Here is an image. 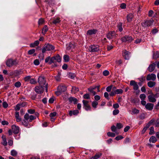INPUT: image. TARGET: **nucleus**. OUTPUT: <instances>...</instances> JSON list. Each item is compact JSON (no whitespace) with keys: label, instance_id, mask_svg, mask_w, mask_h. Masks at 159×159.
<instances>
[{"label":"nucleus","instance_id":"nucleus-1","mask_svg":"<svg viewBox=\"0 0 159 159\" xmlns=\"http://www.w3.org/2000/svg\"><path fill=\"white\" fill-rule=\"evenodd\" d=\"M38 82L39 85L44 86L45 88L46 92H48V84L46 83V80L43 76H41L38 79Z\"/></svg>","mask_w":159,"mask_h":159},{"label":"nucleus","instance_id":"nucleus-2","mask_svg":"<svg viewBox=\"0 0 159 159\" xmlns=\"http://www.w3.org/2000/svg\"><path fill=\"white\" fill-rule=\"evenodd\" d=\"M54 48V47L52 44H45L42 49V52L44 53L46 51L53 50Z\"/></svg>","mask_w":159,"mask_h":159},{"label":"nucleus","instance_id":"nucleus-3","mask_svg":"<svg viewBox=\"0 0 159 159\" xmlns=\"http://www.w3.org/2000/svg\"><path fill=\"white\" fill-rule=\"evenodd\" d=\"M61 58L59 55H57L56 56L51 57V60L49 62V64H51L53 63L55 64L57 62H60Z\"/></svg>","mask_w":159,"mask_h":159},{"label":"nucleus","instance_id":"nucleus-4","mask_svg":"<svg viewBox=\"0 0 159 159\" xmlns=\"http://www.w3.org/2000/svg\"><path fill=\"white\" fill-rule=\"evenodd\" d=\"M66 90V88L64 86L60 85L58 87L57 91L55 92L57 96L60 95L62 93L65 92Z\"/></svg>","mask_w":159,"mask_h":159},{"label":"nucleus","instance_id":"nucleus-5","mask_svg":"<svg viewBox=\"0 0 159 159\" xmlns=\"http://www.w3.org/2000/svg\"><path fill=\"white\" fill-rule=\"evenodd\" d=\"M17 64L16 60H13L12 59H9L7 60L6 62L7 66L8 67H11L13 65H16Z\"/></svg>","mask_w":159,"mask_h":159},{"label":"nucleus","instance_id":"nucleus-6","mask_svg":"<svg viewBox=\"0 0 159 159\" xmlns=\"http://www.w3.org/2000/svg\"><path fill=\"white\" fill-rule=\"evenodd\" d=\"M153 22V20H150L143 22L141 24L142 26L145 28L151 26L152 25Z\"/></svg>","mask_w":159,"mask_h":159},{"label":"nucleus","instance_id":"nucleus-7","mask_svg":"<svg viewBox=\"0 0 159 159\" xmlns=\"http://www.w3.org/2000/svg\"><path fill=\"white\" fill-rule=\"evenodd\" d=\"M121 40L124 42L130 43L133 40V39L131 36L126 35L121 38Z\"/></svg>","mask_w":159,"mask_h":159},{"label":"nucleus","instance_id":"nucleus-8","mask_svg":"<svg viewBox=\"0 0 159 159\" xmlns=\"http://www.w3.org/2000/svg\"><path fill=\"white\" fill-rule=\"evenodd\" d=\"M44 86H36L34 88V90L37 93L41 94L43 93Z\"/></svg>","mask_w":159,"mask_h":159},{"label":"nucleus","instance_id":"nucleus-9","mask_svg":"<svg viewBox=\"0 0 159 159\" xmlns=\"http://www.w3.org/2000/svg\"><path fill=\"white\" fill-rule=\"evenodd\" d=\"M89 50L90 52H95L98 51L99 48L97 45H92L90 46Z\"/></svg>","mask_w":159,"mask_h":159},{"label":"nucleus","instance_id":"nucleus-10","mask_svg":"<svg viewBox=\"0 0 159 159\" xmlns=\"http://www.w3.org/2000/svg\"><path fill=\"white\" fill-rule=\"evenodd\" d=\"M130 85L133 86V89L135 90H138L139 87L137 83L134 80H131L130 82Z\"/></svg>","mask_w":159,"mask_h":159},{"label":"nucleus","instance_id":"nucleus-11","mask_svg":"<svg viewBox=\"0 0 159 159\" xmlns=\"http://www.w3.org/2000/svg\"><path fill=\"white\" fill-rule=\"evenodd\" d=\"M88 101L83 100V103L84 105L83 107L86 111H89L91 110V107L88 104Z\"/></svg>","mask_w":159,"mask_h":159},{"label":"nucleus","instance_id":"nucleus-12","mask_svg":"<svg viewBox=\"0 0 159 159\" xmlns=\"http://www.w3.org/2000/svg\"><path fill=\"white\" fill-rule=\"evenodd\" d=\"M157 94L154 95L153 94H151L148 96V98L149 102H154L156 101V97Z\"/></svg>","mask_w":159,"mask_h":159},{"label":"nucleus","instance_id":"nucleus-13","mask_svg":"<svg viewBox=\"0 0 159 159\" xmlns=\"http://www.w3.org/2000/svg\"><path fill=\"white\" fill-rule=\"evenodd\" d=\"M156 77L155 74H148L147 75L146 79L148 80H152L154 81L156 79Z\"/></svg>","mask_w":159,"mask_h":159},{"label":"nucleus","instance_id":"nucleus-14","mask_svg":"<svg viewBox=\"0 0 159 159\" xmlns=\"http://www.w3.org/2000/svg\"><path fill=\"white\" fill-rule=\"evenodd\" d=\"M116 36V34L114 31L110 32L108 33L107 35V38L109 39L115 38Z\"/></svg>","mask_w":159,"mask_h":159},{"label":"nucleus","instance_id":"nucleus-15","mask_svg":"<svg viewBox=\"0 0 159 159\" xmlns=\"http://www.w3.org/2000/svg\"><path fill=\"white\" fill-rule=\"evenodd\" d=\"M122 54L125 59L128 60L129 59L130 53L128 51L124 50L123 51Z\"/></svg>","mask_w":159,"mask_h":159},{"label":"nucleus","instance_id":"nucleus-16","mask_svg":"<svg viewBox=\"0 0 159 159\" xmlns=\"http://www.w3.org/2000/svg\"><path fill=\"white\" fill-rule=\"evenodd\" d=\"M12 130L15 134L18 133L19 131V127L15 125H13L11 126Z\"/></svg>","mask_w":159,"mask_h":159},{"label":"nucleus","instance_id":"nucleus-17","mask_svg":"<svg viewBox=\"0 0 159 159\" xmlns=\"http://www.w3.org/2000/svg\"><path fill=\"white\" fill-rule=\"evenodd\" d=\"M97 30L95 29L90 30H88L87 33V34L88 35H92L96 34Z\"/></svg>","mask_w":159,"mask_h":159},{"label":"nucleus","instance_id":"nucleus-18","mask_svg":"<svg viewBox=\"0 0 159 159\" xmlns=\"http://www.w3.org/2000/svg\"><path fill=\"white\" fill-rule=\"evenodd\" d=\"M153 104L151 103H148L145 105V107L147 109L149 110H151L153 109Z\"/></svg>","mask_w":159,"mask_h":159},{"label":"nucleus","instance_id":"nucleus-19","mask_svg":"<svg viewBox=\"0 0 159 159\" xmlns=\"http://www.w3.org/2000/svg\"><path fill=\"white\" fill-rule=\"evenodd\" d=\"M156 64L153 63L149 65L148 69V70L150 72L152 71L155 68Z\"/></svg>","mask_w":159,"mask_h":159},{"label":"nucleus","instance_id":"nucleus-20","mask_svg":"<svg viewBox=\"0 0 159 159\" xmlns=\"http://www.w3.org/2000/svg\"><path fill=\"white\" fill-rule=\"evenodd\" d=\"M79 113V111L78 110H75L73 111H70L69 112V114L70 116L72 115H77Z\"/></svg>","mask_w":159,"mask_h":159},{"label":"nucleus","instance_id":"nucleus-21","mask_svg":"<svg viewBox=\"0 0 159 159\" xmlns=\"http://www.w3.org/2000/svg\"><path fill=\"white\" fill-rule=\"evenodd\" d=\"M75 47V45L70 43L66 45V49L68 50L74 48Z\"/></svg>","mask_w":159,"mask_h":159},{"label":"nucleus","instance_id":"nucleus-22","mask_svg":"<svg viewBox=\"0 0 159 159\" xmlns=\"http://www.w3.org/2000/svg\"><path fill=\"white\" fill-rule=\"evenodd\" d=\"M57 114V113L55 112H54L52 113H51L50 114L49 116L51 117V120L52 121H53L55 119L53 118L55 117Z\"/></svg>","mask_w":159,"mask_h":159},{"label":"nucleus","instance_id":"nucleus-23","mask_svg":"<svg viewBox=\"0 0 159 159\" xmlns=\"http://www.w3.org/2000/svg\"><path fill=\"white\" fill-rule=\"evenodd\" d=\"M39 44V42L38 40H36L34 43H31L30 44V46L31 48H34L37 46Z\"/></svg>","mask_w":159,"mask_h":159},{"label":"nucleus","instance_id":"nucleus-24","mask_svg":"<svg viewBox=\"0 0 159 159\" xmlns=\"http://www.w3.org/2000/svg\"><path fill=\"white\" fill-rule=\"evenodd\" d=\"M2 144L4 146H7V143L5 137L3 136L2 137Z\"/></svg>","mask_w":159,"mask_h":159},{"label":"nucleus","instance_id":"nucleus-25","mask_svg":"<svg viewBox=\"0 0 159 159\" xmlns=\"http://www.w3.org/2000/svg\"><path fill=\"white\" fill-rule=\"evenodd\" d=\"M156 84V82L154 81H150L148 82V85L149 87L152 88Z\"/></svg>","mask_w":159,"mask_h":159},{"label":"nucleus","instance_id":"nucleus-26","mask_svg":"<svg viewBox=\"0 0 159 159\" xmlns=\"http://www.w3.org/2000/svg\"><path fill=\"white\" fill-rule=\"evenodd\" d=\"M48 29L47 25H45L42 30V33L43 34H45L48 30Z\"/></svg>","mask_w":159,"mask_h":159},{"label":"nucleus","instance_id":"nucleus-27","mask_svg":"<svg viewBox=\"0 0 159 159\" xmlns=\"http://www.w3.org/2000/svg\"><path fill=\"white\" fill-rule=\"evenodd\" d=\"M133 17V15L132 14H129L127 16L128 21L129 22L131 21Z\"/></svg>","mask_w":159,"mask_h":159},{"label":"nucleus","instance_id":"nucleus-28","mask_svg":"<svg viewBox=\"0 0 159 159\" xmlns=\"http://www.w3.org/2000/svg\"><path fill=\"white\" fill-rule=\"evenodd\" d=\"M29 120H27L24 119L21 122L22 125L25 126V127H28V126Z\"/></svg>","mask_w":159,"mask_h":159},{"label":"nucleus","instance_id":"nucleus-29","mask_svg":"<svg viewBox=\"0 0 159 159\" xmlns=\"http://www.w3.org/2000/svg\"><path fill=\"white\" fill-rule=\"evenodd\" d=\"M149 142L152 143H155L157 141V139L154 136H151L149 139Z\"/></svg>","mask_w":159,"mask_h":159},{"label":"nucleus","instance_id":"nucleus-30","mask_svg":"<svg viewBox=\"0 0 159 159\" xmlns=\"http://www.w3.org/2000/svg\"><path fill=\"white\" fill-rule=\"evenodd\" d=\"M69 101L72 102H73L74 103H76L77 101V99L73 97H71L69 98Z\"/></svg>","mask_w":159,"mask_h":159},{"label":"nucleus","instance_id":"nucleus-31","mask_svg":"<svg viewBox=\"0 0 159 159\" xmlns=\"http://www.w3.org/2000/svg\"><path fill=\"white\" fill-rule=\"evenodd\" d=\"M102 155L101 153H98L96 154L93 157H92L93 159H98Z\"/></svg>","mask_w":159,"mask_h":159},{"label":"nucleus","instance_id":"nucleus-32","mask_svg":"<svg viewBox=\"0 0 159 159\" xmlns=\"http://www.w3.org/2000/svg\"><path fill=\"white\" fill-rule=\"evenodd\" d=\"M63 59L65 62H68L70 59L69 57L67 55H65L64 56Z\"/></svg>","mask_w":159,"mask_h":159},{"label":"nucleus","instance_id":"nucleus-33","mask_svg":"<svg viewBox=\"0 0 159 159\" xmlns=\"http://www.w3.org/2000/svg\"><path fill=\"white\" fill-rule=\"evenodd\" d=\"M139 112V110H138L136 108H134L132 109V112L131 113V114H137Z\"/></svg>","mask_w":159,"mask_h":159},{"label":"nucleus","instance_id":"nucleus-34","mask_svg":"<svg viewBox=\"0 0 159 159\" xmlns=\"http://www.w3.org/2000/svg\"><path fill=\"white\" fill-rule=\"evenodd\" d=\"M11 155L13 156H16L17 154V151L14 150H12L11 152Z\"/></svg>","mask_w":159,"mask_h":159},{"label":"nucleus","instance_id":"nucleus-35","mask_svg":"<svg viewBox=\"0 0 159 159\" xmlns=\"http://www.w3.org/2000/svg\"><path fill=\"white\" fill-rule=\"evenodd\" d=\"M98 102L96 101H93L92 103V107L95 108H97V106L98 105Z\"/></svg>","mask_w":159,"mask_h":159},{"label":"nucleus","instance_id":"nucleus-36","mask_svg":"<svg viewBox=\"0 0 159 159\" xmlns=\"http://www.w3.org/2000/svg\"><path fill=\"white\" fill-rule=\"evenodd\" d=\"M60 21L61 20H60V18H57L56 19L53 20L52 23L53 24H56L57 23H59L60 22Z\"/></svg>","mask_w":159,"mask_h":159},{"label":"nucleus","instance_id":"nucleus-37","mask_svg":"<svg viewBox=\"0 0 159 159\" xmlns=\"http://www.w3.org/2000/svg\"><path fill=\"white\" fill-rule=\"evenodd\" d=\"M111 129L112 131L115 132L117 134H118V133L116 132V128L115 126H112L111 127Z\"/></svg>","mask_w":159,"mask_h":159},{"label":"nucleus","instance_id":"nucleus-38","mask_svg":"<svg viewBox=\"0 0 159 159\" xmlns=\"http://www.w3.org/2000/svg\"><path fill=\"white\" fill-rule=\"evenodd\" d=\"M21 85L20 82L19 81H18L15 83L14 84L15 86L17 88L20 87Z\"/></svg>","mask_w":159,"mask_h":159},{"label":"nucleus","instance_id":"nucleus-39","mask_svg":"<svg viewBox=\"0 0 159 159\" xmlns=\"http://www.w3.org/2000/svg\"><path fill=\"white\" fill-rule=\"evenodd\" d=\"M115 91L116 94H121L123 92L122 90L121 89H116Z\"/></svg>","mask_w":159,"mask_h":159},{"label":"nucleus","instance_id":"nucleus-40","mask_svg":"<svg viewBox=\"0 0 159 159\" xmlns=\"http://www.w3.org/2000/svg\"><path fill=\"white\" fill-rule=\"evenodd\" d=\"M30 116H29V115L27 113L24 116V119L27 120H29L30 119Z\"/></svg>","mask_w":159,"mask_h":159},{"label":"nucleus","instance_id":"nucleus-41","mask_svg":"<svg viewBox=\"0 0 159 159\" xmlns=\"http://www.w3.org/2000/svg\"><path fill=\"white\" fill-rule=\"evenodd\" d=\"M107 135L108 136L114 137L115 136V134L114 133L108 132L107 133Z\"/></svg>","mask_w":159,"mask_h":159},{"label":"nucleus","instance_id":"nucleus-42","mask_svg":"<svg viewBox=\"0 0 159 159\" xmlns=\"http://www.w3.org/2000/svg\"><path fill=\"white\" fill-rule=\"evenodd\" d=\"M35 49H31L28 51V53L29 55H31L33 54L35 52Z\"/></svg>","mask_w":159,"mask_h":159},{"label":"nucleus","instance_id":"nucleus-43","mask_svg":"<svg viewBox=\"0 0 159 159\" xmlns=\"http://www.w3.org/2000/svg\"><path fill=\"white\" fill-rule=\"evenodd\" d=\"M109 74V71L107 70H105L103 72V75L105 76H107Z\"/></svg>","mask_w":159,"mask_h":159},{"label":"nucleus","instance_id":"nucleus-44","mask_svg":"<svg viewBox=\"0 0 159 159\" xmlns=\"http://www.w3.org/2000/svg\"><path fill=\"white\" fill-rule=\"evenodd\" d=\"M122 25L121 23H119L118 25V28L120 31H121L123 30Z\"/></svg>","mask_w":159,"mask_h":159},{"label":"nucleus","instance_id":"nucleus-45","mask_svg":"<svg viewBox=\"0 0 159 159\" xmlns=\"http://www.w3.org/2000/svg\"><path fill=\"white\" fill-rule=\"evenodd\" d=\"M44 22V20L42 18H41L38 21V24L39 25H41Z\"/></svg>","mask_w":159,"mask_h":159},{"label":"nucleus","instance_id":"nucleus-46","mask_svg":"<svg viewBox=\"0 0 159 159\" xmlns=\"http://www.w3.org/2000/svg\"><path fill=\"white\" fill-rule=\"evenodd\" d=\"M119 111L118 109H115L113 111V114L114 115H116L119 113Z\"/></svg>","mask_w":159,"mask_h":159},{"label":"nucleus","instance_id":"nucleus-47","mask_svg":"<svg viewBox=\"0 0 159 159\" xmlns=\"http://www.w3.org/2000/svg\"><path fill=\"white\" fill-rule=\"evenodd\" d=\"M146 97V96L145 94H141L140 95V98L141 100H144L145 99Z\"/></svg>","mask_w":159,"mask_h":159},{"label":"nucleus","instance_id":"nucleus-48","mask_svg":"<svg viewBox=\"0 0 159 159\" xmlns=\"http://www.w3.org/2000/svg\"><path fill=\"white\" fill-rule=\"evenodd\" d=\"M34 64L36 66H38L39 64V61L38 59H35L34 62Z\"/></svg>","mask_w":159,"mask_h":159},{"label":"nucleus","instance_id":"nucleus-49","mask_svg":"<svg viewBox=\"0 0 159 159\" xmlns=\"http://www.w3.org/2000/svg\"><path fill=\"white\" fill-rule=\"evenodd\" d=\"M36 118L35 116H34L33 115H30V119L29 120V122H31L32 121L34 120Z\"/></svg>","mask_w":159,"mask_h":159},{"label":"nucleus","instance_id":"nucleus-50","mask_svg":"<svg viewBox=\"0 0 159 159\" xmlns=\"http://www.w3.org/2000/svg\"><path fill=\"white\" fill-rule=\"evenodd\" d=\"M112 85H111L110 86H108L106 88L107 91L108 92H110L111 91V90L112 88Z\"/></svg>","mask_w":159,"mask_h":159},{"label":"nucleus","instance_id":"nucleus-51","mask_svg":"<svg viewBox=\"0 0 159 159\" xmlns=\"http://www.w3.org/2000/svg\"><path fill=\"white\" fill-rule=\"evenodd\" d=\"M21 107L20 105L19 104H18L16 106L15 110L17 111H19Z\"/></svg>","mask_w":159,"mask_h":159},{"label":"nucleus","instance_id":"nucleus-52","mask_svg":"<svg viewBox=\"0 0 159 159\" xmlns=\"http://www.w3.org/2000/svg\"><path fill=\"white\" fill-rule=\"evenodd\" d=\"M83 97L84 98L86 99H89L90 98V96L89 94H86L84 95Z\"/></svg>","mask_w":159,"mask_h":159},{"label":"nucleus","instance_id":"nucleus-53","mask_svg":"<svg viewBox=\"0 0 159 159\" xmlns=\"http://www.w3.org/2000/svg\"><path fill=\"white\" fill-rule=\"evenodd\" d=\"M120 7L121 9H125L126 7V5L124 3H122L121 4Z\"/></svg>","mask_w":159,"mask_h":159},{"label":"nucleus","instance_id":"nucleus-54","mask_svg":"<svg viewBox=\"0 0 159 159\" xmlns=\"http://www.w3.org/2000/svg\"><path fill=\"white\" fill-rule=\"evenodd\" d=\"M51 58L50 57V56H49L47 57L45 60V61L46 63L48 62L49 63V62L51 60Z\"/></svg>","mask_w":159,"mask_h":159},{"label":"nucleus","instance_id":"nucleus-55","mask_svg":"<svg viewBox=\"0 0 159 159\" xmlns=\"http://www.w3.org/2000/svg\"><path fill=\"white\" fill-rule=\"evenodd\" d=\"M154 132V129L153 127H151L150 128V132L149 134H152Z\"/></svg>","mask_w":159,"mask_h":159},{"label":"nucleus","instance_id":"nucleus-56","mask_svg":"<svg viewBox=\"0 0 159 159\" xmlns=\"http://www.w3.org/2000/svg\"><path fill=\"white\" fill-rule=\"evenodd\" d=\"M113 107L115 109H117L119 107V106L118 103L114 104L113 106Z\"/></svg>","mask_w":159,"mask_h":159},{"label":"nucleus","instance_id":"nucleus-57","mask_svg":"<svg viewBox=\"0 0 159 159\" xmlns=\"http://www.w3.org/2000/svg\"><path fill=\"white\" fill-rule=\"evenodd\" d=\"M3 107L5 108H7L8 106V104L6 102H4L2 103Z\"/></svg>","mask_w":159,"mask_h":159},{"label":"nucleus","instance_id":"nucleus-58","mask_svg":"<svg viewBox=\"0 0 159 159\" xmlns=\"http://www.w3.org/2000/svg\"><path fill=\"white\" fill-rule=\"evenodd\" d=\"M116 126L118 129H120L123 127L122 125L120 123H117L116 125Z\"/></svg>","mask_w":159,"mask_h":159},{"label":"nucleus","instance_id":"nucleus-59","mask_svg":"<svg viewBox=\"0 0 159 159\" xmlns=\"http://www.w3.org/2000/svg\"><path fill=\"white\" fill-rule=\"evenodd\" d=\"M123 138V137L121 136H118L116 137L115 138V139L117 140H119Z\"/></svg>","mask_w":159,"mask_h":159},{"label":"nucleus","instance_id":"nucleus-60","mask_svg":"<svg viewBox=\"0 0 159 159\" xmlns=\"http://www.w3.org/2000/svg\"><path fill=\"white\" fill-rule=\"evenodd\" d=\"M30 83L31 84H35L36 83V81L33 79L30 80Z\"/></svg>","mask_w":159,"mask_h":159},{"label":"nucleus","instance_id":"nucleus-61","mask_svg":"<svg viewBox=\"0 0 159 159\" xmlns=\"http://www.w3.org/2000/svg\"><path fill=\"white\" fill-rule=\"evenodd\" d=\"M30 78L31 76H26L24 78V80L25 81H28L30 79Z\"/></svg>","mask_w":159,"mask_h":159},{"label":"nucleus","instance_id":"nucleus-62","mask_svg":"<svg viewBox=\"0 0 159 159\" xmlns=\"http://www.w3.org/2000/svg\"><path fill=\"white\" fill-rule=\"evenodd\" d=\"M104 97L106 98L107 99H109V94L107 92H105L104 93Z\"/></svg>","mask_w":159,"mask_h":159},{"label":"nucleus","instance_id":"nucleus-63","mask_svg":"<svg viewBox=\"0 0 159 159\" xmlns=\"http://www.w3.org/2000/svg\"><path fill=\"white\" fill-rule=\"evenodd\" d=\"M72 90V91L75 90V92H78L79 91V88L75 87H73Z\"/></svg>","mask_w":159,"mask_h":159},{"label":"nucleus","instance_id":"nucleus-64","mask_svg":"<svg viewBox=\"0 0 159 159\" xmlns=\"http://www.w3.org/2000/svg\"><path fill=\"white\" fill-rule=\"evenodd\" d=\"M28 111L29 113L31 114H33L35 112L34 110L33 109L28 110Z\"/></svg>","mask_w":159,"mask_h":159}]
</instances>
